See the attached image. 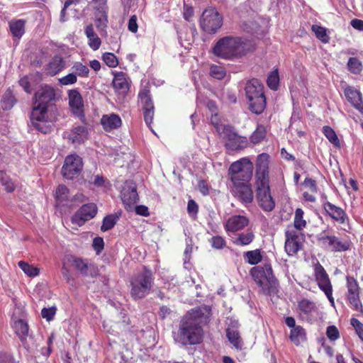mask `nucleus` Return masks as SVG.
<instances>
[{
	"mask_svg": "<svg viewBox=\"0 0 363 363\" xmlns=\"http://www.w3.org/2000/svg\"><path fill=\"white\" fill-rule=\"evenodd\" d=\"M269 154L262 152L257 155L255 164V189L259 207L265 212H271L275 208L269 185Z\"/></svg>",
	"mask_w": 363,
	"mask_h": 363,
	"instance_id": "obj_1",
	"label": "nucleus"
},
{
	"mask_svg": "<svg viewBox=\"0 0 363 363\" xmlns=\"http://www.w3.org/2000/svg\"><path fill=\"white\" fill-rule=\"evenodd\" d=\"M203 313L201 309H192L189 316L184 317L179 323L177 332L174 333L176 342L182 346L199 345L203 342L204 332L198 320Z\"/></svg>",
	"mask_w": 363,
	"mask_h": 363,
	"instance_id": "obj_2",
	"label": "nucleus"
},
{
	"mask_svg": "<svg viewBox=\"0 0 363 363\" xmlns=\"http://www.w3.org/2000/svg\"><path fill=\"white\" fill-rule=\"evenodd\" d=\"M255 50L251 40L241 38L225 36L220 38L212 48L214 55L226 60H235Z\"/></svg>",
	"mask_w": 363,
	"mask_h": 363,
	"instance_id": "obj_3",
	"label": "nucleus"
},
{
	"mask_svg": "<svg viewBox=\"0 0 363 363\" xmlns=\"http://www.w3.org/2000/svg\"><path fill=\"white\" fill-rule=\"evenodd\" d=\"M250 274L264 294L271 295L278 291L279 281L273 274L270 263L265 262L263 265L253 267L250 270Z\"/></svg>",
	"mask_w": 363,
	"mask_h": 363,
	"instance_id": "obj_4",
	"label": "nucleus"
},
{
	"mask_svg": "<svg viewBox=\"0 0 363 363\" xmlns=\"http://www.w3.org/2000/svg\"><path fill=\"white\" fill-rule=\"evenodd\" d=\"M264 86L257 79H252L246 83L245 91L249 110L257 115L262 113L267 106Z\"/></svg>",
	"mask_w": 363,
	"mask_h": 363,
	"instance_id": "obj_5",
	"label": "nucleus"
},
{
	"mask_svg": "<svg viewBox=\"0 0 363 363\" xmlns=\"http://www.w3.org/2000/svg\"><path fill=\"white\" fill-rule=\"evenodd\" d=\"M154 281L152 272L147 267H144L139 272L130 278V295L133 300L145 298L150 292Z\"/></svg>",
	"mask_w": 363,
	"mask_h": 363,
	"instance_id": "obj_6",
	"label": "nucleus"
},
{
	"mask_svg": "<svg viewBox=\"0 0 363 363\" xmlns=\"http://www.w3.org/2000/svg\"><path fill=\"white\" fill-rule=\"evenodd\" d=\"M253 164L247 157L233 162L228 169L232 186L250 183L253 173Z\"/></svg>",
	"mask_w": 363,
	"mask_h": 363,
	"instance_id": "obj_7",
	"label": "nucleus"
},
{
	"mask_svg": "<svg viewBox=\"0 0 363 363\" xmlns=\"http://www.w3.org/2000/svg\"><path fill=\"white\" fill-rule=\"evenodd\" d=\"M318 241L323 247L333 252H342L350 250L352 242L347 235L337 237L335 235L327 234L325 231L321 233Z\"/></svg>",
	"mask_w": 363,
	"mask_h": 363,
	"instance_id": "obj_8",
	"label": "nucleus"
},
{
	"mask_svg": "<svg viewBox=\"0 0 363 363\" xmlns=\"http://www.w3.org/2000/svg\"><path fill=\"white\" fill-rule=\"evenodd\" d=\"M222 25L223 17L215 7H208L203 11L200 26L204 32L216 33Z\"/></svg>",
	"mask_w": 363,
	"mask_h": 363,
	"instance_id": "obj_9",
	"label": "nucleus"
},
{
	"mask_svg": "<svg viewBox=\"0 0 363 363\" xmlns=\"http://www.w3.org/2000/svg\"><path fill=\"white\" fill-rule=\"evenodd\" d=\"M284 250L289 257H294L301 250L305 242V235L296 230H287L285 232Z\"/></svg>",
	"mask_w": 363,
	"mask_h": 363,
	"instance_id": "obj_10",
	"label": "nucleus"
},
{
	"mask_svg": "<svg viewBox=\"0 0 363 363\" xmlns=\"http://www.w3.org/2000/svg\"><path fill=\"white\" fill-rule=\"evenodd\" d=\"M346 299L353 310L363 313V305L359 298L360 287L353 277H346Z\"/></svg>",
	"mask_w": 363,
	"mask_h": 363,
	"instance_id": "obj_11",
	"label": "nucleus"
},
{
	"mask_svg": "<svg viewBox=\"0 0 363 363\" xmlns=\"http://www.w3.org/2000/svg\"><path fill=\"white\" fill-rule=\"evenodd\" d=\"M83 169L82 158L77 155H69L65 157L62 167V174L67 179H73L79 176Z\"/></svg>",
	"mask_w": 363,
	"mask_h": 363,
	"instance_id": "obj_12",
	"label": "nucleus"
},
{
	"mask_svg": "<svg viewBox=\"0 0 363 363\" xmlns=\"http://www.w3.org/2000/svg\"><path fill=\"white\" fill-rule=\"evenodd\" d=\"M322 206L325 211V215L330 217L333 221L338 224L343 225L349 221V217L346 211L340 206H337L325 197L322 202Z\"/></svg>",
	"mask_w": 363,
	"mask_h": 363,
	"instance_id": "obj_13",
	"label": "nucleus"
},
{
	"mask_svg": "<svg viewBox=\"0 0 363 363\" xmlns=\"http://www.w3.org/2000/svg\"><path fill=\"white\" fill-rule=\"evenodd\" d=\"M138 97L142 104L144 120L147 125L150 128L154 117V104L150 96V90L144 89L139 92Z\"/></svg>",
	"mask_w": 363,
	"mask_h": 363,
	"instance_id": "obj_14",
	"label": "nucleus"
},
{
	"mask_svg": "<svg viewBox=\"0 0 363 363\" xmlns=\"http://www.w3.org/2000/svg\"><path fill=\"white\" fill-rule=\"evenodd\" d=\"M230 192L242 204L251 203L254 200V192L251 183L231 186Z\"/></svg>",
	"mask_w": 363,
	"mask_h": 363,
	"instance_id": "obj_15",
	"label": "nucleus"
},
{
	"mask_svg": "<svg viewBox=\"0 0 363 363\" xmlns=\"http://www.w3.org/2000/svg\"><path fill=\"white\" fill-rule=\"evenodd\" d=\"M92 2L97 5L94 7L95 26L99 31L104 32L108 23L107 0H92Z\"/></svg>",
	"mask_w": 363,
	"mask_h": 363,
	"instance_id": "obj_16",
	"label": "nucleus"
},
{
	"mask_svg": "<svg viewBox=\"0 0 363 363\" xmlns=\"http://www.w3.org/2000/svg\"><path fill=\"white\" fill-rule=\"evenodd\" d=\"M35 105L45 106L48 108L49 104L55 99V91L49 85L41 86L34 95Z\"/></svg>",
	"mask_w": 363,
	"mask_h": 363,
	"instance_id": "obj_17",
	"label": "nucleus"
},
{
	"mask_svg": "<svg viewBox=\"0 0 363 363\" xmlns=\"http://www.w3.org/2000/svg\"><path fill=\"white\" fill-rule=\"evenodd\" d=\"M250 220L247 217L241 215H234L228 218L224 224V229L227 233H236L248 226Z\"/></svg>",
	"mask_w": 363,
	"mask_h": 363,
	"instance_id": "obj_18",
	"label": "nucleus"
},
{
	"mask_svg": "<svg viewBox=\"0 0 363 363\" xmlns=\"http://www.w3.org/2000/svg\"><path fill=\"white\" fill-rule=\"evenodd\" d=\"M68 96L69 104L72 112L74 113V114L77 115L82 121H84V105L81 94L77 90L72 89L69 91Z\"/></svg>",
	"mask_w": 363,
	"mask_h": 363,
	"instance_id": "obj_19",
	"label": "nucleus"
},
{
	"mask_svg": "<svg viewBox=\"0 0 363 363\" xmlns=\"http://www.w3.org/2000/svg\"><path fill=\"white\" fill-rule=\"evenodd\" d=\"M313 270L315 281L321 291L333 286L329 275L318 261L313 264Z\"/></svg>",
	"mask_w": 363,
	"mask_h": 363,
	"instance_id": "obj_20",
	"label": "nucleus"
},
{
	"mask_svg": "<svg viewBox=\"0 0 363 363\" xmlns=\"http://www.w3.org/2000/svg\"><path fill=\"white\" fill-rule=\"evenodd\" d=\"M344 94L347 100L354 108L360 112H363L362 95L358 89L353 86H347L344 90Z\"/></svg>",
	"mask_w": 363,
	"mask_h": 363,
	"instance_id": "obj_21",
	"label": "nucleus"
},
{
	"mask_svg": "<svg viewBox=\"0 0 363 363\" xmlns=\"http://www.w3.org/2000/svg\"><path fill=\"white\" fill-rule=\"evenodd\" d=\"M238 321H233L226 329V337L228 341L237 350H241L243 346V342L238 330Z\"/></svg>",
	"mask_w": 363,
	"mask_h": 363,
	"instance_id": "obj_22",
	"label": "nucleus"
},
{
	"mask_svg": "<svg viewBox=\"0 0 363 363\" xmlns=\"http://www.w3.org/2000/svg\"><path fill=\"white\" fill-rule=\"evenodd\" d=\"M100 122L104 130L106 132L117 129L122 125L121 117L116 113L103 115Z\"/></svg>",
	"mask_w": 363,
	"mask_h": 363,
	"instance_id": "obj_23",
	"label": "nucleus"
},
{
	"mask_svg": "<svg viewBox=\"0 0 363 363\" xmlns=\"http://www.w3.org/2000/svg\"><path fill=\"white\" fill-rule=\"evenodd\" d=\"M255 239V234L251 228L238 233L233 238L232 241L237 246H247L250 245Z\"/></svg>",
	"mask_w": 363,
	"mask_h": 363,
	"instance_id": "obj_24",
	"label": "nucleus"
},
{
	"mask_svg": "<svg viewBox=\"0 0 363 363\" xmlns=\"http://www.w3.org/2000/svg\"><path fill=\"white\" fill-rule=\"evenodd\" d=\"M113 86L120 94H126L129 90L127 74L123 72H116L113 79Z\"/></svg>",
	"mask_w": 363,
	"mask_h": 363,
	"instance_id": "obj_25",
	"label": "nucleus"
},
{
	"mask_svg": "<svg viewBox=\"0 0 363 363\" xmlns=\"http://www.w3.org/2000/svg\"><path fill=\"white\" fill-rule=\"evenodd\" d=\"M91 219V205L89 203L84 204L73 216L72 222L79 226Z\"/></svg>",
	"mask_w": 363,
	"mask_h": 363,
	"instance_id": "obj_26",
	"label": "nucleus"
},
{
	"mask_svg": "<svg viewBox=\"0 0 363 363\" xmlns=\"http://www.w3.org/2000/svg\"><path fill=\"white\" fill-rule=\"evenodd\" d=\"M121 199L127 210H130L138 200V195L135 188L123 189Z\"/></svg>",
	"mask_w": 363,
	"mask_h": 363,
	"instance_id": "obj_27",
	"label": "nucleus"
},
{
	"mask_svg": "<svg viewBox=\"0 0 363 363\" xmlns=\"http://www.w3.org/2000/svg\"><path fill=\"white\" fill-rule=\"evenodd\" d=\"M65 62L61 56H54L48 63L46 70L48 74L55 76L63 69Z\"/></svg>",
	"mask_w": 363,
	"mask_h": 363,
	"instance_id": "obj_28",
	"label": "nucleus"
},
{
	"mask_svg": "<svg viewBox=\"0 0 363 363\" xmlns=\"http://www.w3.org/2000/svg\"><path fill=\"white\" fill-rule=\"evenodd\" d=\"M69 138L72 143L79 145L88 138V130L84 125L77 126L72 130Z\"/></svg>",
	"mask_w": 363,
	"mask_h": 363,
	"instance_id": "obj_29",
	"label": "nucleus"
},
{
	"mask_svg": "<svg viewBox=\"0 0 363 363\" xmlns=\"http://www.w3.org/2000/svg\"><path fill=\"white\" fill-rule=\"evenodd\" d=\"M297 306L300 311V315H301L303 314L307 317L311 315L317 310L315 303L305 298L298 301Z\"/></svg>",
	"mask_w": 363,
	"mask_h": 363,
	"instance_id": "obj_30",
	"label": "nucleus"
},
{
	"mask_svg": "<svg viewBox=\"0 0 363 363\" xmlns=\"http://www.w3.org/2000/svg\"><path fill=\"white\" fill-rule=\"evenodd\" d=\"M48 108L45 106L43 107L34 104L30 116L32 125L48 119Z\"/></svg>",
	"mask_w": 363,
	"mask_h": 363,
	"instance_id": "obj_31",
	"label": "nucleus"
},
{
	"mask_svg": "<svg viewBox=\"0 0 363 363\" xmlns=\"http://www.w3.org/2000/svg\"><path fill=\"white\" fill-rule=\"evenodd\" d=\"M267 138V128L262 124H258L256 129L250 136V142L254 145H258L264 141Z\"/></svg>",
	"mask_w": 363,
	"mask_h": 363,
	"instance_id": "obj_32",
	"label": "nucleus"
},
{
	"mask_svg": "<svg viewBox=\"0 0 363 363\" xmlns=\"http://www.w3.org/2000/svg\"><path fill=\"white\" fill-rule=\"evenodd\" d=\"M13 330L20 340L23 342L26 340L28 335L29 327L28 323L22 319L15 321Z\"/></svg>",
	"mask_w": 363,
	"mask_h": 363,
	"instance_id": "obj_33",
	"label": "nucleus"
},
{
	"mask_svg": "<svg viewBox=\"0 0 363 363\" xmlns=\"http://www.w3.org/2000/svg\"><path fill=\"white\" fill-rule=\"evenodd\" d=\"M248 139L246 137L238 135L235 140L226 142L225 146L229 150H241L247 147L248 145Z\"/></svg>",
	"mask_w": 363,
	"mask_h": 363,
	"instance_id": "obj_34",
	"label": "nucleus"
},
{
	"mask_svg": "<svg viewBox=\"0 0 363 363\" xmlns=\"http://www.w3.org/2000/svg\"><path fill=\"white\" fill-rule=\"evenodd\" d=\"M243 257L246 262L250 265H257L262 260V255L260 249L247 251Z\"/></svg>",
	"mask_w": 363,
	"mask_h": 363,
	"instance_id": "obj_35",
	"label": "nucleus"
},
{
	"mask_svg": "<svg viewBox=\"0 0 363 363\" xmlns=\"http://www.w3.org/2000/svg\"><path fill=\"white\" fill-rule=\"evenodd\" d=\"M25 25L26 21L23 19L10 22L9 28L12 35L17 38H21L25 33Z\"/></svg>",
	"mask_w": 363,
	"mask_h": 363,
	"instance_id": "obj_36",
	"label": "nucleus"
},
{
	"mask_svg": "<svg viewBox=\"0 0 363 363\" xmlns=\"http://www.w3.org/2000/svg\"><path fill=\"white\" fill-rule=\"evenodd\" d=\"M306 337L304 329L301 325L292 328L290 331L289 339L296 345H298L301 341Z\"/></svg>",
	"mask_w": 363,
	"mask_h": 363,
	"instance_id": "obj_37",
	"label": "nucleus"
},
{
	"mask_svg": "<svg viewBox=\"0 0 363 363\" xmlns=\"http://www.w3.org/2000/svg\"><path fill=\"white\" fill-rule=\"evenodd\" d=\"M303 211L301 208H298L296 209L294 218V230L302 232L306 228V221L303 219Z\"/></svg>",
	"mask_w": 363,
	"mask_h": 363,
	"instance_id": "obj_38",
	"label": "nucleus"
},
{
	"mask_svg": "<svg viewBox=\"0 0 363 363\" xmlns=\"http://www.w3.org/2000/svg\"><path fill=\"white\" fill-rule=\"evenodd\" d=\"M347 66L348 71L353 74H359L363 70L362 62L357 57H350Z\"/></svg>",
	"mask_w": 363,
	"mask_h": 363,
	"instance_id": "obj_39",
	"label": "nucleus"
},
{
	"mask_svg": "<svg viewBox=\"0 0 363 363\" xmlns=\"http://www.w3.org/2000/svg\"><path fill=\"white\" fill-rule=\"evenodd\" d=\"M323 133L334 146L340 147V140L338 139L335 130L330 126L325 125L323 128Z\"/></svg>",
	"mask_w": 363,
	"mask_h": 363,
	"instance_id": "obj_40",
	"label": "nucleus"
},
{
	"mask_svg": "<svg viewBox=\"0 0 363 363\" xmlns=\"http://www.w3.org/2000/svg\"><path fill=\"white\" fill-rule=\"evenodd\" d=\"M312 31L315 33V37L324 43L329 42L330 37L327 34L326 28L318 25H313Z\"/></svg>",
	"mask_w": 363,
	"mask_h": 363,
	"instance_id": "obj_41",
	"label": "nucleus"
},
{
	"mask_svg": "<svg viewBox=\"0 0 363 363\" xmlns=\"http://www.w3.org/2000/svg\"><path fill=\"white\" fill-rule=\"evenodd\" d=\"M18 267L23 271V272L28 277H35L38 275L40 270L38 268L29 264L26 262L20 261L18 263Z\"/></svg>",
	"mask_w": 363,
	"mask_h": 363,
	"instance_id": "obj_42",
	"label": "nucleus"
},
{
	"mask_svg": "<svg viewBox=\"0 0 363 363\" xmlns=\"http://www.w3.org/2000/svg\"><path fill=\"white\" fill-rule=\"evenodd\" d=\"M118 217L116 215L111 214L104 218L103 223L101 226V230L103 232L112 229L116 225Z\"/></svg>",
	"mask_w": 363,
	"mask_h": 363,
	"instance_id": "obj_43",
	"label": "nucleus"
},
{
	"mask_svg": "<svg viewBox=\"0 0 363 363\" xmlns=\"http://www.w3.org/2000/svg\"><path fill=\"white\" fill-rule=\"evenodd\" d=\"M267 86L272 90H277L279 84L278 69L270 72L267 79Z\"/></svg>",
	"mask_w": 363,
	"mask_h": 363,
	"instance_id": "obj_44",
	"label": "nucleus"
},
{
	"mask_svg": "<svg viewBox=\"0 0 363 363\" xmlns=\"http://www.w3.org/2000/svg\"><path fill=\"white\" fill-rule=\"evenodd\" d=\"M16 102L15 96L10 92L6 93L1 99V106L4 110L11 109Z\"/></svg>",
	"mask_w": 363,
	"mask_h": 363,
	"instance_id": "obj_45",
	"label": "nucleus"
},
{
	"mask_svg": "<svg viewBox=\"0 0 363 363\" xmlns=\"http://www.w3.org/2000/svg\"><path fill=\"white\" fill-rule=\"evenodd\" d=\"M219 133L222 135L224 139L227 140V142L235 140V138L238 135L234 128L230 125H224L222 131H219Z\"/></svg>",
	"mask_w": 363,
	"mask_h": 363,
	"instance_id": "obj_46",
	"label": "nucleus"
},
{
	"mask_svg": "<svg viewBox=\"0 0 363 363\" xmlns=\"http://www.w3.org/2000/svg\"><path fill=\"white\" fill-rule=\"evenodd\" d=\"M35 129L43 134L50 133L52 130V126L48 121V119L43 120L42 122L36 123L32 125Z\"/></svg>",
	"mask_w": 363,
	"mask_h": 363,
	"instance_id": "obj_47",
	"label": "nucleus"
},
{
	"mask_svg": "<svg viewBox=\"0 0 363 363\" xmlns=\"http://www.w3.org/2000/svg\"><path fill=\"white\" fill-rule=\"evenodd\" d=\"M0 182L5 186V189L7 192H13L15 189V185L11 180V179L6 175V174L2 171H0Z\"/></svg>",
	"mask_w": 363,
	"mask_h": 363,
	"instance_id": "obj_48",
	"label": "nucleus"
},
{
	"mask_svg": "<svg viewBox=\"0 0 363 363\" xmlns=\"http://www.w3.org/2000/svg\"><path fill=\"white\" fill-rule=\"evenodd\" d=\"M92 184L101 188L104 191H106L111 186L109 180L102 175H96L92 182Z\"/></svg>",
	"mask_w": 363,
	"mask_h": 363,
	"instance_id": "obj_49",
	"label": "nucleus"
},
{
	"mask_svg": "<svg viewBox=\"0 0 363 363\" xmlns=\"http://www.w3.org/2000/svg\"><path fill=\"white\" fill-rule=\"evenodd\" d=\"M210 74L216 79H223L226 75V72L224 67L213 65L210 68Z\"/></svg>",
	"mask_w": 363,
	"mask_h": 363,
	"instance_id": "obj_50",
	"label": "nucleus"
},
{
	"mask_svg": "<svg viewBox=\"0 0 363 363\" xmlns=\"http://www.w3.org/2000/svg\"><path fill=\"white\" fill-rule=\"evenodd\" d=\"M74 267L82 274H87L89 270L88 262L82 258L74 257L73 259Z\"/></svg>",
	"mask_w": 363,
	"mask_h": 363,
	"instance_id": "obj_51",
	"label": "nucleus"
},
{
	"mask_svg": "<svg viewBox=\"0 0 363 363\" xmlns=\"http://www.w3.org/2000/svg\"><path fill=\"white\" fill-rule=\"evenodd\" d=\"M102 59L105 64L109 67H116L118 65V60L116 56L112 52H105Z\"/></svg>",
	"mask_w": 363,
	"mask_h": 363,
	"instance_id": "obj_52",
	"label": "nucleus"
},
{
	"mask_svg": "<svg viewBox=\"0 0 363 363\" xmlns=\"http://www.w3.org/2000/svg\"><path fill=\"white\" fill-rule=\"evenodd\" d=\"M69 195L68 188L63 184L59 185L56 189V199L57 201H63L67 199Z\"/></svg>",
	"mask_w": 363,
	"mask_h": 363,
	"instance_id": "obj_53",
	"label": "nucleus"
},
{
	"mask_svg": "<svg viewBox=\"0 0 363 363\" xmlns=\"http://www.w3.org/2000/svg\"><path fill=\"white\" fill-rule=\"evenodd\" d=\"M213 248L220 250L226 245L225 240L220 235L213 236L210 240Z\"/></svg>",
	"mask_w": 363,
	"mask_h": 363,
	"instance_id": "obj_54",
	"label": "nucleus"
},
{
	"mask_svg": "<svg viewBox=\"0 0 363 363\" xmlns=\"http://www.w3.org/2000/svg\"><path fill=\"white\" fill-rule=\"evenodd\" d=\"M186 211L191 217L196 218L199 213V205L194 200L190 199L187 203Z\"/></svg>",
	"mask_w": 363,
	"mask_h": 363,
	"instance_id": "obj_55",
	"label": "nucleus"
},
{
	"mask_svg": "<svg viewBox=\"0 0 363 363\" xmlns=\"http://www.w3.org/2000/svg\"><path fill=\"white\" fill-rule=\"evenodd\" d=\"M72 69H74L75 74L81 77H87L89 72L88 67L81 62H76Z\"/></svg>",
	"mask_w": 363,
	"mask_h": 363,
	"instance_id": "obj_56",
	"label": "nucleus"
},
{
	"mask_svg": "<svg viewBox=\"0 0 363 363\" xmlns=\"http://www.w3.org/2000/svg\"><path fill=\"white\" fill-rule=\"evenodd\" d=\"M350 324L354 327L357 335L363 342V323L357 318H352L350 319Z\"/></svg>",
	"mask_w": 363,
	"mask_h": 363,
	"instance_id": "obj_57",
	"label": "nucleus"
},
{
	"mask_svg": "<svg viewBox=\"0 0 363 363\" xmlns=\"http://www.w3.org/2000/svg\"><path fill=\"white\" fill-rule=\"evenodd\" d=\"M326 335L330 341H335L340 338V332L335 325H330L326 329Z\"/></svg>",
	"mask_w": 363,
	"mask_h": 363,
	"instance_id": "obj_58",
	"label": "nucleus"
},
{
	"mask_svg": "<svg viewBox=\"0 0 363 363\" xmlns=\"http://www.w3.org/2000/svg\"><path fill=\"white\" fill-rule=\"evenodd\" d=\"M92 248L96 251V255H100L104 248V241L101 237H96L92 240Z\"/></svg>",
	"mask_w": 363,
	"mask_h": 363,
	"instance_id": "obj_59",
	"label": "nucleus"
},
{
	"mask_svg": "<svg viewBox=\"0 0 363 363\" xmlns=\"http://www.w3.org/2000/svg\"><path fill=\"white\" fill-rule=\"evenodd\" d=\"M303 185L313 194H316L318 191L317 182L315 179L306 177L303 182Z\"/></svg>",
	"mask_w": 363,
	"mask_h": 363,
	"instance_id": "obj_60",
	"label": "nucleus"
},
{
	"mask_svg": "<svg viewBox=\"0 0 363 363\" xmlns=\"http://www.w3.org/2000/svg\"><path fill=\"white\" fill-rule=\"evenodd\" d=\"M77 82V76L74 73H70L67 75L60 78L59 79V83L61 85L67 86L73 84Z\"/></svg>",
	"mask_w": 363,
	"mask_h": 363,
	"instance_id": "obj_61",
	"label": "nucleus"
},
{
	"mask_svg": "<svg viewBox=\"0 0 363 363\" xmlns=\"http://www.w3.org/2000/svg\"><path fill=\"white\" fill-rule=\"evenodd\" d=\"M56 308L50 307V308H43L41 311V315L43 318H45L48 321H50L53 319L55 313H56Z\"/></svg>",
	"mask_w": 363,
	"mask_h": 363,
	"instance_id": "obj_62",
	"label": "nucleus"
},
{
	"mask_svg": "<svg viewBox=\"0 0 363 363\" xmlns=\"http://www.w3.org/2000/svg\"><path fill=\"white\" fill-rule=\"evenodd\" d=\"M128 28L129 31L133 33L138 31V26L137 23V16L135 15L131 16L129 18Z\"/></svg>",
	"mask_w": 363,
	"mask_h": 363,
	"instance_id": "obj_63",
	"label": "nucleus"
},
{
	"mask_svg": "<svg viewBox=\"0 0 363 363\" xmlns=\"http://www.w3.org/2000/svg\"><path fill=\"white\" fill-rule=\"evenodd\" d=\"M20 86L24 89V91L28 94L31 93L30 84L27 77H24L19 80Z\"/></svg>",
	"mask_w": 363,
	"mask_h": 363,
	"instance_id": "obj_64",
	"label": "nucleus"
}]
</instances>
